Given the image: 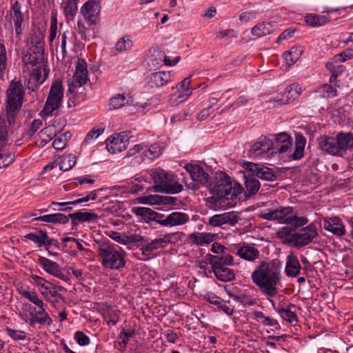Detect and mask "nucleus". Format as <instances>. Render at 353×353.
<instances>
[{
  "label": "nucleus",
  "mask_w": 353,
  "mask_h": 353,
  "mask_svg": "<svg viewBox=\"0 0 353 353\" xmlns=\"http://www.w3.org/2000/svg\"><path fill=\"white\" fill-rule=\"evenodd\" d=\"M216 234L206 232H194L189 236V239L192 243L203 245L212 243L216 238Z\"/></svg>",
  "instance_id": "29"
},
{
  "label": "nucleus",
  "mask_w": 353,
  "mask_h": 353,
  "mask_svg": "<svg viewBox=\"0 0 353 353\" xmlns=\"http://www.w3.org/2000/svg\"><path fill=\"white\" fill-rule=\"evenodd\" d=\"M319 92L321 94L323 98H332L336 96L337 90L332 85L330 84H323L319 89Z\"/></svg>",
  "instance_id": "51"
},
{
  "label": "nucleus",
  "mask_w": 353,
  "mask_h": 353,
  "mask_svg": "<svg viewBox=\"0 0 353 353\" xmlns=\"http://www.w3.org/2000/svg\"><path fill=\"white\" fill-rule=\"evenodd\" d=\"M7 56L4 45L0 43V77L3 78V73L6 69Z\"/></svg>",
  "instance_id": "54"
},
{
  "label": "nucleus",
  "mask_w": 353,
  "mask_h": 353,
  "mask_svg": "<svg viewBox=\"0 0 353 353\" xmlns=\"http://www.w3.org/2000/svg\"><path fill=\"white\" fill-rule=\"evenodd\" d=\"M183 185L179 183L173 174H168V179L159 192L166 194H177L182 191Z\"/></svg>",
  "instance_id": "27"
},
{
  "label": "nucleus",
  "mask_w": 353,
  "mask_h": 353,
  "mask_svg": "<svg viewBox=\"0 0 353 353\" xmlns=\"http://www.w3.org/2000/svg\"><path fill=\"white\" fill-rule=\"evenodd\" d=\"M292 228L290 227H283L276 233L277 237L285 244L292 246V240L295 232L292 233Z\"/></svg>",
  "instance_id": "38"
},
{
  "label": "nucleus",
  "mask_w": 353,
  "mask_h": 353,
  "mask_svg": "<svg viewBox=\"0 0 353 353\" xmlns=\"http://www.w3.org/2000/svg\"><path fill=\"white\" fill-rule=\"evenodd\" d=\"M248 175H254L269 181H273L276 176L272 169L262 164L246 162L244 165Z\"/></svg>",
  "instance_id": "9"
},
{
  "label": "nucleus",
  "mask_w": 353,
  "mask_h": 353,
  "mask_svg": "<svg viewBox=\"0 0 353 353\" xmlns=\"http://www.w3.org/2000/svg\"><path fill=\"white\" fill-rule=\"evenodd\" d=\"M99 0H88L82 6L81 12L88 21L94 23L100 11Z\"/></svg>",
  "instance_id": "18"
},
{
  "label": "nucleus",
  "mask_w": 353,
  "mask_h": 353,
  "mask_svg": "<svg viewBox=\"0 0 353 353\" xmlns=\"http://www.w3.org/2000/svg\"><path fill=\"white\" fill-rule=\"evenodd\" d=\"M309 220L306 217H299L296 216V212L294 211V218L292 219L291 224L295 228L302 227L308 223Z\"/></svg>",
  "instance_id": "63"
},
{
  "label": "nucleus",
  "mask_w": 353,
  "mask_h": 353,
  "mask_svg": "<svg viewBox=\"0 0 353 353\" xmlns=\"http://www.w3.org/2000/svg\"><path fill=\"white\" fill-rule=\"evenodd\" d=\"M149 65L157 68L159 67L164 57V52L161 50L158 47H152L149 50Z\"/></svg>",
  "instance_id": "37"
},
{
  "label": "nucleus",
  "mask_w": 353,
  "mask_h": 353,
  "mask_svg": "<svg viewBox=\"0 0 353 353\" xmlns=\"http://www.w3.org/2000/svg\"><path fill=\"white\" fill-rule=\"evenodd\" d=\"M23 296L38 307L43 306V301L39 299L37 294L31 292H24Z\"/></svg>",
  "instance_id": "64"
},
{
  "label": "nucleus",
  "mask_w": 353,
  "mask_h": 353,
  "mask_svg": "<svg viewBox=\"0 0 353 353\" xmlns=\"http://www.w3.org/2000/svg\"><path fill=\"white\" fill-rule=\"evenodd\" d=\"M336 144L339 150V156H342L345 150L353 148V133L340 132L336 136Z\"/></svg>",
  "instance_id": "23"
},
{
  "label": "nucleus",
  "mask_w": 353,
  "mask_h": 353,
  "mask_svg": "<svg viewBox=\"0 0 353 353\" xmlns=\"http://www.w3.org/2000/svg\"><path fill=\"white\" fill-rule=\"evenodd\" d=\"M48 290L50 300L52 303H58L61 299V296L59 293L57 288L53 287L52 284L50 283V286H47L45 289Z\"/></svg>",
  "instance_id": "59"
},
{
  "label": "nucleus",
  "mask_w": 353,
  "mask_h": 353,
  "mask_svg": "<svg viewBox=\"0 0 353 353\" xmlns=\"http://www.w3.org/2000/svg\"><path fill=\"white\" fill-rule=\"evenodd\" d=\"M292 139L287 133L282 132L278 134L274 141H271V150L272 153H287L292 152Z\"/></svg>",
  "instance_id": "11"
},
{
  "label": "nucleus",
  "mask_w": 353,
  "mask_h": 353,
  "mask_svg": "<svg viewBox=\"0 0 353 353\" xmlns=\"http://www.w3.org/2000/svg\"><path fill=\"white\" fill-rule=\"evenodd\" d=\"M319 148L332 155L339 154V150L337 148L336 137H330L328 136H321L318 139Z\"/></svg>",
  "instance_id": "21"
},
{
  "label": "nucleus",
  "mask_w": 353,
  "mask_h": 353,
  "mask_svg": "<svg viewBox=\"0 0 353 353\" xmlns=\"http://www.w3.org/2000/svg\"><path fill=\"white\" fill-rule=\"evenodd\" d=\"M74 339L81 346L88 345L90 342V338L82 331H77L74 334Z\"/></svg>",
  "instance_id": "61"
},
{
  "label": "nucleus",
  "mask_w": 353,
  "mask_h": 353,
  "mask_svg": "<svg viewBox=\"0 0 353 353\" xmlns=\"http://www.w3.org/2000/svg\"><path fill=\"white\" fill-rule=\"evenodd\" d=\"M13 12L12 19L14 24L15 32L17 35L22 33L21 23L23 22V15L21 12V4L16 1L12 6Z\"/></svg>",
  "instance_id": "31"
},
{
  "label": "nucleus",
  "mask_w": 353,
  "mask_h": 353,
  "mask_svg": "<svg viewBox=\"0 0 353 353\" xmlns=\"http://www.w3.org/2000/svg\"><path fill=\"white\" fill-rule=\"evenodd\" d=\"M171 79L170 72L159 71L150 74L147 78V83L151 88H159L167 84Z\"/></svg>",
  "instance_id": "19"
},
{
  "label": "nucleus",
  "mask_w": 353,
  "mask_h": 353,
  "mask_svg": "<svg viewBox=\"0 0 353 353\" xmlns=\"http://www.w3.org/2000/svg\"><path fill=\"white\" fill-rule=\"evenodd\" d=\"M59 163V169L63 171L70 170L77 162V157L72 154L61 157L57 160Z\"/></svg>",
  "instance_id": "40"
},
{
  "label": "nucleus",
  "mask_w": 353,
  "mask_h": 353,
  "mask_svg": "<svg viewBox=\"0 0 353 353\" xmlns=\"http://www.w3.org/2000/svg\"><path fill=\"white\" fill-rule=\"evenodd\" d=\"M207 187L212 196L206 199V201L211 208L215 210L225 209L235 205L234 198L237 197V194L232 191L231 179L225 172H216L213 181H209Z\"/></svg>",
  "instance_id": "2"
},
{
  "label": "nucleus",
  "mask_w": 353,
  "mask_h": 353,
  "mask_svg": "<svg viewBox=\"0 0 353 353\" xmlns=\"http://www.w3.org/2000/svg\"><path fill=\"white\" fill-rule=\"evenodd\" d=\"M77 11V0H68L64 7L66 17H74Z\"/></svg>",
  "instance_id": "53"
},
{
  "label": "nucleus",
  "mask_w": 353,
  "mask_h": 353,
  "mask_svg": "<svg viewBox=\"0 0 353 353\" xmlns=\"http://www.w3.org/2000/svg\"><path fill=\"white\" fill-rule=\"evenodd\" d=\"M305 21L309 26L317 27L325 25L329 20L324 15L308 14L305 16Z\"/></svg>",
  "instance_id": "41"
},
{
  "label": "nucleus",
  "mask_w": 353,
  "mask_h": 353,
  "mask_svg": "<svg viewBox=\"0 0 353 353\" xmlns=\"http://www.w3.org/2000/svg\"><path fill=\"white\" fill-rule=\"evenodd\" d=\"M163 147L159 143L151 145L146 153V156L150 159H156L159 157L163 152Z\"/></svg>",
  "instance_id": "52"
},
{
  "label": "nucleus",
  "mask_w": 353,
  "mask_h": 353,
  "mask_svg": "<svg viewBox=\"0 0 353 353\" xmlns=\"http://www.w3.org/2000/svg\"><path fill=\"white\" fill-rule=\"evenodd\" d=\"M259 216L265 220L277 221L281 224H290L294 218V208L269 202L265 203V208L259 211Z\"/></svg>",
  "instance_id": "4"
},
{
  "label": "nucleus",
  "mask_w": 353,
  "mask_h": 353,
  "mask_svg": "<svg viewBox=\"0 0 353 353\" xmlns=\"http://www.w3.org/2000/svg\"><path fill=\"white\" fill-rule=\"evenodd\" d=\"M302 51L296 47H292L289 51L284 52L283 57L286 63L290 66L294 64L300 56Z\"/></svg>",
  "instance_id": "44"
},
{
  "label": "nucleus",
  "mask_w": 353,
  "mask_h": 353,
  "mask_svg": "<svg viewBox=\"0 0 353 353\" xmlns=\"http://www.w3.org/2000/svg\"><path fill=\"white\" fill-rule=\"evenodd\" d=\"M253 283L261 292L270 296H275L277 285L281 279V263L279 259L262 261L252 273Z\"/></svg>",
  "instance_id": "1"
},
{
  "label": "nucleus",
  "mask_w": 353,
  "mask_h": 353,
  "mask_svg": "<svg viewBox=\"0 0 353 353\" xmlns=\"http://www.w3.org/2000/svg\"><path fill=\"white\" fill-rule=\"evenodd\" d=\"M353 58V49H347L340 54L335 55L332 60L334 62H344Z\"/></svg>",
  "instance_id": "58"
},
{
  "label": "nucleus",
  "mask_w": 353,
  "mask_h": 353,
  "mask_svg": "<svg viewBox=\"0 0 353 353\" xmlns=\"http://www.w3.org/2000/svg\"><path fill=\"white\" fill-rule=\"evenodd\" d=\"M88 74L86 62L83 59H78L73 77L68 81V92L71 94L75 93L78 87L85 84L88 80Z\"/></svg>",
  "instance_id": "7"
},
{
  "label": "nucleus",
  "mask_w": 353,
  "mask_h": 353,
  "mask_svg": "<svg viewBox=\"0 0 353 353\" xmlns=\"http://www.w3.org/2000/svg\"><path fill=\"white\" fill-rule=\"evenodd\" d=\"M189 221V216L183 212H174L167 215V227L181 225Z\"/></svg>",
  "instance_id": "30"
},
{
  "label": "nucleus",
  "mask_w": 353,
  "mask_h": 353,
  "mask_svg": "<svg viewBox=\"0 0 353 353\" xmlns=\"http://www.w3.org/2000/svg\"><path fill=\"white\" fill-rule=\"evenodd\" d=\"M104 132V128H94L88 134L86 135L84 143L89 144L93 139L97 138L100 134Z\"/></svg>",
  "instance_id": "62"
},
{
  "label": "nucleus",
  "mask_w": 353,
  "mask_h": 353,
  "mask_svg": "<svg viewBox=\"0 0 353 353\" xmlns=\"http://www.w3.org/2000/svg\"><path fill=\"white\" fill-rule=\"evenodd\" d=\"M154 200L157 203L173 205L176 204L177 199L170 196H154Z\"/></svg>",
  "instance_id": "55"
},
{
  "label": "nucleus",
  "mask_w": 353,
  "mask_h": 353,
  "mask_svg": "<svg viewBox=\"0 0 353 353\" xmlns=\"http://www.w3.org/2000/svg\"><path fill=\"white\" fill-rule=\"evenodd\" d=\"M25 238L36 243L39 247H41L45 244V239L47 238V232L41 230L36 232H30L25 236Z\"/></svg>",
  "instance_id": "43"
},
{
  "label": "nucleus",
  "mask_w": 353,
  "mask_h": 353,
  "mask_svg": "<svg viewBox=\"0 0 353 353\" xmlns=\"http://www.w3.org/2000/svg\"><path fill=\"white\" fill-rule=\"evenodd\" d=\"M14 160V155L6 151L5 149H0V168H6L10 165Z\"/></svg>",
  "instance_id": "48"
},
{
  "label": "nucleus",
  "mask_w": 353,
  "mask_h": 353,
  "mask_svg": "<svg viewBox=\"0 0 353 353\" xmlns=\"http://www.w3.org/2000/svg\"><path fill=\"white\" fill-rule=\"evenodd\" d=\"M271 140L264 139L260 142H256L248 151V155L252 158H256L263 154L268 152L271 150Z\"/></svg>",
  "instance_id": "24"
},
{
  "label": "nucleus",
  "mask_w": 353,
  "mask_h": 353,
  "mask_svg": "<svg viewBox=\"0 0 353 353\" xmlns=\"http://www.w3.org/2000/svg\"><path fill=\"white\" fill-rule=\"evenodd\" d=\"M128 103L123 94H119L110 99L109 105L113 109L120 108Z\"/></svg>",
  "instance_id": "50"
},
{
  "label": "nucleus",
  "mask_w": 353,
  "mask_h": 353,
  "mask_svg": "<svg viewBox=\"0 0 353 353\" xmlns=\"http://www.w3.org/2000/svg\"><path fill=\"white\" fill-rule=\"evenodd\" d=\"M71 134L69 132H66L62 134H61L59 137H57L53 141V147L56 150H62L65 146L68 141V140L70 139Z\"/></svg>",
  "instance_id": "49"
},
{
  "label": "nucleus",
  "mask_w": 353,
  "mask_h": 353,
  "mask_svg": "<svg viewBox=\"0 0 353 353\" xmlns=\"http://www.w3.org/2000/svg\"><path fill=\"white\" fill-rule=\"evenodd\" d=\"M228 265H221L218 263H214V265H211L212 272L217 279L221 281L227 282L234 279V272L228 268Z\"/></svg>",
  "instance_id": "20"
},
{
  "label": "nucleus",
  "mask_w": 353,
  "mask_h": 353,
  "mask_svg": "<svg viewBox=\"0 0 353 353\" xmlns=\"http://www.w3.org/2000/svg\"><path fill=\"white\" fill-rule=\"evenodd\" d=\"M8 130L4 118L0 117V148L3 145L4 142L7 139Z\"/></svg>",
  "instance_id": "57"
},
{
  "label": "nucleus",
  "mask_w": 353,
  "mask_h": 353,
  "mask_svg": "<svg viewBox=\"0 0 353 353\" xmlns=\"http://www.w3.org/2000/svg\"><path fill=\"white\" fill-rule=\"evenodd\" d=\"M6 114L9 125L15 122V118L19 112L23 99L24 89L22 83L18 81H12L7 89Z\"/></svg>",
  "instance_id": "3"
},
{
  "label": "nucleus",
  "mask_w": 353,
  "mask_h": 353,
  "mask_svg": "<svg viewBox=\"0 0 353 353\" xmlns=\"http://www.w3.org/2000/svg\"><path fill=\"white\" fill-rule=\"evenodd\" d=\"M43 57V54H39V56L36 51L28 49V51L23 57V62L28 70H30V68L29 66H31L32 68V72H34V69L39 71L37 64L41 63Z\"/></svg>",
  "instance_id": "25"
},
{
  "label": "nucleus",
  "mask_w": 353,
  "mask_h": 353,
  "mask_svg": "<svg viewBox=\"0 0 353 353\" xmlns=\"http://www.w3.org/2000/svg\"><path fill=\"white\" fill-rule=\"evenodd\" d=\"M302 92V88L297 83H292L285 88V93L274 98L280 105L289 103L297 99Z\"/></svg>",
  "instance_id": "13"
},
{
  "label": "nucleus",
  "mask_w": 353,
  "mask_h": 353,
  "mask_svg": "<svg viewBox=\"0 0 353 353\" xmlns=\"http://www.w3.org/2000/svg\"><path fill=\"white\" fill-rule=\"evenodd\" d=\"M132 210L137 216H141L147 222L153 220L152 217L155 213V211L145 207H136Z\"/></svg>",
  "instance_id": "46"
},
{
  "label": "nucleus",
  "mask_w": 353,
  "mask_h": 353,
  "mask_svg": "<svg viewBox=\"0 0 353 353\" xmlns=\"http://www.w3.org/2000/svg\"><path fill=\"white\" fill-rule=\"evenodd\" d=\"M133 46V43L129 36H124L120 39L115 44V50L119 52L125 51L131 49Z\"/></svg>",
  "instance_id": "47"
},
{
  "label": "nucleus",
  "mask_w": 353,
  "mask_h": 353,
  "mask_svg": "<svg viewBox=\"0 0 353 353\" xmlns=\"http://www.w3.org/2000/svg\"><path fill=\"white\" fill-rule=\"evenodd\" d=\"M274 26L272 23H263L255 26L252 29V34L261 37L270 34L274 30Z\"/></svg>",
  "instance_id": "39"
},
{
  "label": "nucleus",
  "mask_w": 353,
  "mask_h": 353,
  "mask_svg": "<svg viewBox=\"0 0 353 353\" xmlns=\"http://www.w3.org/2000/svg\"><path fill=\"white\" fill-rule=\"evenodd\" d=\"M34 220L42 221L48 223L64 224L69 221L68 216L63 214L57 213L39 216Z\"/></svg>",
  "instance_id": "35"
},
{
  "label": "nucleus",
  "mask_w": 353,
  "mask_h": 353,
  "mask_svg": "<svg viewBox=\"0 0 353 353\" xmlns=\"http://www.w3.org/2000/svg\"><path fill=\"white\" fill-rule=\"evenodd\" d=\"M185 169L189 172L193 181L199 183L203 186H208L210 176L202 167L199 165L189 163L185 165Z\"/></svg>",
  "instance_id": "12"
},
{
  "label": "nucleus",
  "mask_w": 353,
  "mask_h": 353,
  "mask_svg": "<svg viewBox=\"0 0 353 353\" xmlns=\"http://www.w3.org/2000/svg\"><path fill=\"white\" fill-rule=\"evenodd\" d=\"M28 49L34 50L39 54H43L45 51L44 34L40 29H34L28 40Z\"/></svg>",
  "instance_id": "17"
},
{
  "label": "nucleus",
  "mask_w": 353,
  "mask_h": 353,
  "mask_svg": "<svg viewBox=\"0 0 353 353\" xmlns=\"http://www.w3.org/2000/svg\"><path fill=\"white\" fill-rule=\"evenodd\" d=\"M337 63L338 62H334V61L332 60V62L327 63L325 65V68L331 72L332 74L339 75L345 70V67L343 65H335V63Z\"/></svg>",
  "instance_id": "60"
},
{
  "label": "nucleus",
  "mask_w": 353,
  "mask_h": 353,
  "mask_svg": "<svg viewBox=\"0 0 353 353\" xmlns=\"http://www.w3.org/2000/svg\"><path fill=\"white\" fill-rule=\"evenodd\" d=\"M38 261L43 270L48 274L63 281H68V277L62 272L61 268L56 262L43 256H40Z\"/></svg>",
  "instance_id": "16"
},
{
  "label": "nucleus",
  "mask_w": 353,
  "mask_h": 353,
  "mask_svg": "<svg viewBox=\"0 0 353 353\" xmlns=\"http://www.w3.org/2000/svg\"><path fill=\"white\" fill-rule=\"evenodd\" d=\"M169 241L166 237L154 239L150 243L142 246V254L145 256H149L153 251L159 248H163Z\"/></svg>",
  "instance_id": "32"
},
{
  "label": "nucleus",
  "mask_w": 353,
  "mask_h": 353,
  "mask_svg": "<svg viewBox=\"0 0 353 353\" xmlns=\"http://www.w3.org/2000/svg\"><path fill=\"white\" fill-rule=\"evenodd\" d=\"M105 143L107 150L112 154L120 152L127 148V144L120 143L119 139L114 135L108 137L105 141Z\"/></svg>",
  "instance_id": "36"
},
{
  "label": "nucleus",
  "mask_w": 353,
  "mask_h": 353,
  "mask_svg": "<svg viewBox=\"0 0 353 353\" xmlns=\"http://www.w3.org/2000/svg\"><path fill=\"white\" fill-rule=\"evenodd\" d=\"M68 218H70L74 223V221H79V222H92L95 221L98 219V215L92 212H81L78 211L77 212L70 214Z\"/></svg>",
  "instance_id": "33"
},
{
  "label": "nucleus",
  "mask_w": 353,
  "mask_h": 353,
  "mask_svg": "<svg viewBox=\"0 0 353 353\" xmlns=\"http://www.w3.org/2000/svg\"><path fill=\"white\" fill-rule=\"evenodd\" d=\"M317 236L316 226L314 223H311L302 228L299 232H295L294 240H292V247L296 248H303L312 243Z\"/></svg>",
  "instance_id": "8"
},
{
  "label": "nucleus",
  "mask_w": 353,
  "mask_h": 353,
  "mask_svg": "<svg viewBox=\"0 0 353 353\" xmlns=\"http://www.w3.org/2000/svg\"><path fill=\"white\" fill-rule=\"evenodd\" d=\"M235 254L241 259L253 262L259 258V251L250 244L240 243L232 245Z\"/></svg>",
  "instance_id": "10"
},
{
  "label": "nucleus",
  "mask_w": 353,
  "mask_h": 353,
  "mask_svg": "<svg viewBox=\"0 0 353 353\" xmlns=\"http://www.w3.org/2000/svg\"><path fill=\"white\" fill-rule=\"evenodd\" d=\"M305 143V138L301 134H296L295 137V150L292 153L288 152V155L294 160L301 159L303 157Z\"/></svg>",
  "instance_id": "28"
},
{
  "label": "nucleus",
  "mask_w": 353,
  "mask_h": 353,
  "mask_svg": "<svg viewBox=\"0 0 353 353\" xmlns=\"http://www.w3.org/2000/svg\"><path fill=\"white\" fill-rule=\"evenodd\" d=\"M98 254L102 259V265L105 268L119 270L125 265L124 254L119 253L113 247H100Z\"/></svg>",
  "instance_id": "5"
},
{
  "label": "nucleus",
  "mask_w": 353,
  "mask_h": 353,
  "mask_svg": "<svg viewBox=\"0 0 353 353\" xmlns=\"http://www.w3.org/2000/svg\"><path fill=\"white\" fill-rule=\"evenodd\" d=\"M56 133V127L54 125H51L42 129L39 132V134L42 139V141L47 143L55 137Z\"/></svg>",
  "instance_id": "45"
},
{
  "label": "nucleus",
  "mask_w": 353,
  "mask_h": 353,
  "mask_svg": "<svg viewBox=\"0 0 353 353\" xmlns=\"http://www.w3.org/2000/svg\"><path fill=\"white\" fill-rule=\"evenodd\" d=\"M207 256L210 265H214V263H220V265L233 264V256L228 251H225L219 255L208 254Z\"/></svg>",
  "instance_id": "34"
},
{
  "label": "nucleus",
  "mask_w": 353,
  "mask_h": 353,
  "mask_svg": "<svg viewBox=\"0 0 353 353\" xmlns=\"http://www.w3.org/2000/svg\"><path fill=\"white\" fill-rule=\"evenodd\" d=\"M323 228L333 234L341 236L345 234V228L342 221L337 216L323 219Z\"/></svg>",
  "instance_id": "15"
},
{
  "label": "nucleus",
  "mask_w": 353,
  "mask_h": 353,
  "mask_svg": "<svg viewBox=\"0 0 353 353\" xmlns=\"http://www.w3.org/2000/svg\"><path fill=\"white\" fill-rule=\"evenodd\" d=\"M253 175H248L245 176V185L247 194L250 196L255 194L259 189V181L255 178L252 177Z\"/></svg>",
  "instance_id": "42"
},
{
  "label": "nucleus",
  "mask_w": 353,
  "mask_h": 353,
  "mask_svg": "<svg viewBox=\"0 0 353 353\" xmlns=\"http://www.w3.org/2000/svg\"><path fill=\"white\" fill-rule=\"evenodd\" d=\"M168 174L160 168L151 171L150 176L154 183L153 186L154 192H159L161 190L162 186L164 185L167 181Z\"/></svg>",
  "instance_id": "26"
},
{
  "label": "nucleus",
  "mask_w": 353,
  "mask_h": 353,
  "mask_svg": "<svg viewBox=\"0 0 353 353\" xmlns=\"http://www.w3.org/2000/svg\"><path fill=\"white\" fill-rule=\"evenodd\" d=\"M41 73L39 71H36V69H34V72H32L30 74V78L28 84V88L34 91L37 87V83H39L41 84L43 83V81H39Z\"/></svg>",
  "instance_id": "56"
},
{
  "label": "nucleus",
  "mask_w": 353,
  "mask_h": 353,
  "mask_svg": "<svg viewBox=\"0 0 353 353\" xmlns=\"http://www.w3.org/2000/svg\"><path fill=\"white\" fill-rule=\"evenodd\" d=\"M285 272L290 277H296L301 272L300 263L297 256L292 252L287 256Z\"/></svg>",
  "instance_id": "22"
},
{
  "label": "nucleus",
  "mask_w": 353,
  "mask_h": 353,
  "mask_svg": "<svg viewBox=\"0 0 353 353\" xmlns=\"http://www.w3.org/2000/svg\"><path fill=\"white\" fill-rule=\"evenodd\" d=\"M239 220V216L237 212H229L212 216L209 220V224L214 227L224 224L234 225Z\"/></svg>",
  "instance_id": "14"
},
{
  "label": "nucleus",
  "mask_w": 353,
  "mask_h": 353,
  "mask_svg": "<svg viewBox=\"0 0 353 353\" xmlns=\"http://www.w3.org/2000/svg\"><path fill=\"white\" fill-rule=\"evenodd\" d=\"M63 97V87L60 81H54L50 89L46 102L42 110L46 115L51 114L54 110L59 108Z\"/></svg>",
  "instance_id": "6"
}]
</instances>
